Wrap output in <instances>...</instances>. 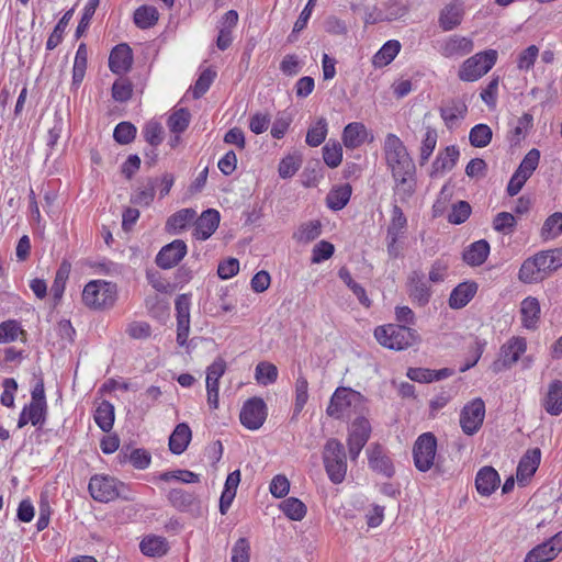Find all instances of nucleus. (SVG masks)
<instances>
[{"instance_id": "1", "label": "nucleus", "mask_w": 562, "mask_h": 562, "mask_svg": "<svg viewBox=\"0 0 562 562\" xmlns=\"http://www.w3.org/2000/svg\"><path fill=\"white\" fill-rule=\"evenodd\" d=\"M364 396L349 387H338L334 392L326 413L328 416L339 419L360 414L364 411Z\"/></svg>"}, {"instance_id": "2", "label": "nucleus", "mask_w": 562, "mask_h": 562, "mask_svg": "<svg viewBox=\"0 0 562 562\" xmlns=\"http://www.w3.org/2000/svg\"><path fill=\"white\" fill-rule=\"evenodd\" d=\"M383 153L387 167L394 179L403 175H412L415 167L408 151L398 136L387 134L383 145Z\"/></svg>"}, {"instance_id": "3", "label": "nucleus", "mask_w": 562, "mask_h": 562, "mask_svg": "<svg viewBox=\"0 0 562 562\" xmlns=\"http://www.w3.org/2000/svg\"><path fill=\"white\" fill-rule=\"evenodd\" d=\"M374 337L380 345L393 350H404L419 341L415 329L396 324L379 326L374 330Z\"/></svg>"}, {"instance_id": "4", "label": "nucleus", "mask_w": 562, "mask_h": 562, "mask_svg": "<svg viewBox=\"0 0 562 562\" xmlns=\"http://www.w3.org/2000/svg\"><path fill=\"white\" fill-rule=\"evenodd\" d=\"M116 299V284L105 280H92L86 284L82 291L83 303L95 310L113 306Z\"/></svg>"}, {"instance_id": "5", "label": "nucleus", "mask_w": 562, "mask_h": 562, "mask_svg": "<svg viewBox=\"0 0 562 562\" xmlns=\"http://www.w3.org/2000/svg\"><path fill=\"white\" fill-rule=\"evenodd\" d=\"M88 488L91 497L101 503H109L119 497L125 501L133 499L131 495L124 493L125 484L109 475H93L89 481Z\"/></svg>"}, {"instance_id": "6", "label": "nucleus", "mask_w": 562, "mask_h": 562, "mask_svg": "<svg viewBox=\"0 0 562 562\" xmlns=\"http://www.w3.org/2000/svg\"><path fill=\"white\" fill-rule=\"evenodd\" d=\"M323 459L329 480L334 484L341 483L347 473L346 452L342 443L334 438L327 440Z\"/></svg>"}, {"instance_id": "7", "label": "nucleus", "mask_w": 562, "mask_h": 562, "mask_svg": "<svg viewBox=\"0 0 562 562\" xmlns=\"http://www.w3.org/2000/svg\"><path fill=\"white\" fill-rule=\"evenodd\" d=\"M496 60L497 52L495 49L477 53L463 61L458 76L462 81H476L493 68Z\"/></svg>"}, {"instance_id": "8", "label": "nucleus", "mask_w": 562, "mask_h": 562, "mask_svg": "<svg viewBox=\"0 0 562 562\" xmlns=\"http://www.w3.org/2000/svg\"><path fill=\"white\" fill-rule=\"evenodd\" d=\"M437 456V439L431 432H424L414 442L413 460L414 465L420 472H428L434 467L438 469L435 462Z\"/></svg>"}, {"instance_id": "9", "label": "nucleus", "mask_w": 562, "mask_h": 562, "mask_svg": "<svg viewBox=\"0 0 562 562\" xmlns=\"http://www.w3.org/2000/svg\"><path fill=\"white\" fill-rule=\"evenodd\" d=\"M485 417V404L481 398L468 403L460 414V426L465 435L472 436L479 431Z\"/></svg>"}, {"instance_id": "10", "label": "nucleus", "mask_w": 562, "mask_h": 562, "mask_svg": "<svg viewBox=\"0 0 562 562\" xmlns=\"http://www.w3.org/2000/svg\"><path fill=\"white\" fill-rule=\"evenodd\" d=\"M267 417V406L263 400L252 397L245 402L241 407L239 419L243 426L250 430L259 429Z\"/></svg>"}, {"instance_id": "11", "label": "nucleus", "mask_w": 562, "mask_h": 562, "mask_svg": "<svg viewBox=\"0 0 562 562\" xmlns=\"http://www.w3.org/2000/svg\"><path fill=\"white\" fill-rule=\"evenodd\" d=\"M371 426L368 419L359 417L350 426L348 449L351 460H356L370 438Z\"/></svg>"}, {"instance_id": "12", "label": "nucleus", "mask_w": 562, "mask_h": 562, "mask_svg": "<svg viewBox=\"0 0 562 562\" xmlns=\"http://www.w3.org/2000/svg\"><path fill=\"white\" fill-rule=\"evenodd\" d=\"M562 551V531L557 532L547 541L536 546L531 549L525 562H551Z\"/></svg>"}, {"instance_id": "13", "label": "nucleus", "mask_w": 562, "mask_h": 562, "mask_svg": "<svg viewBox=\"0 0 562 562\" xmlns=\"http://www.w3.org/2000/svg\"><path fill=\"white\" fill-rule=\"evenodd\" d=\"M187 252V244L181 239H175L159 250L155 261L161 269H171L184 258Z\"/></svg>"}, {"instance_id": "14", "label": "nucleus", "mask_w": 562, "mask_h": 562, "mask_svg": "<svg viewBox=\"0 0 562 562\" xmlns=\"http://www.w3.org/2000/svg\"><path fill=\"white\" fill-rule=\"evenodd\" d=\"M527 341L524 337H513L501 348V360L494 363V370L510 368L515 364L521 355L526 352Z\"/></svg>"}, {"instance_id": "15", "label": "nucleus", "mask_w": 562, "mask_h": 562, "mask_svg": "<svg viewBox=\"0 0 562 562\" xmlns=\"http://www.w3.org/2000/svg\"><path fill=\"white\" fill-rule=\"evenodd\" d=\"M408 296L413 303L418 306H425L428 304L431 290L427 281L424 279V274L418 271H413L408 278Z\"/></svg>"}, {"instance_id": "16", "label": "nucleus", "mask_w": 562, "mask_h": 562, "mask_svg": "<svg viewBox=\"0 0 562 562\" xmlns=\"http://www.w3.org/2000/svg\"><path fill=\"white\" fill-rule=\"evenodd\" d=\"M473 41L465 36L452 35L440 46V54L446 58H459L473 50Z\"/></svg>"}, {"instance_id": "17", "label": "nucleus", "mask_w": 562, "mask_h": 562, "mask_svg": "<svg viewBox=\"0 0 562 562\" xmlns=\"http://www.w3.org/2000/svg\"><path fill=\"white\" fill-rule=\"evenodd\" d=\"M464 15V3L461 0H453L446 4L440 13L438 23L443 31H451L459 26Z\"/></svg>"}, {"instance_id": "18", "label": "nucleus", "mask_w": 562, "mask_h": 562, "mask_svg": "<svg viewBox=\"0 0 562 562\" xmlns=\"http://www.w3.org/2000/svg\"><path fill=\"white\" fill-rule=\"evenodd\" d=\"M168 502L179 512L198 513L200 510V499L191 492L182 488H172L167 494Z\"/></svg>"}, {"instance_id": "19", "label": "nucleus", "mask_w": 562, "mask_h": 562, "mask_svg": "<svg viewBox=\"0 0 562 562\" xmlns=\"http://www.w3.org/2000/svg\"><path fill=\"white\" fill-rule=\"evenodd\" d=\"M133 64L132 49L127 44L116 45L109 57V67L112 72L122 75L127 72Z\"/></svg>"}, {"instance_id": "20", "label": "nucleus", "mask_w": 562, "mask_h": 562, "mask_svg": "<svg viewBox=\"0 0 562 562\" xmlns=\"http://www.w3.org/2000/svg\"><path fill=\"white\" fill-rule=\"evenodd\" d=\"M220 213L214 209H209L200 215L195 222L194 236L198 239L206 240L217 229L220 224Z\"/></svg>"}, {"instance_id": "21", "label": "nucleus", "mask_w": 562, "mask_h": 562, "mask_svg": "<svg viewBox=\"0 0 562 562\" xmlns=\"http://www.w3.org/2000/svg\"><path fill=\"white\" fill-rule=\"evenodd\" d=\"M541 460V451L539 448L528 450L520 459L516 477L520 484H525L537 471Z\"/></svg>"}, {"instance_id": "22", "label": "nucleus", "mask_w": 562, "mask_h": 562, "mask_svg": "<svg viewBox=\"0 0 562 562\" xmlns=\"http://www.w3.org/2000/svg\"><path fill=\"white\" fill-rule=\"evenodd\" d=\"M368 461L369 467L384 475L385 477H391L394 474V465L391 459L385 454L382 447L379 445L372 446L368 449Z\"/></svg>"}, {"instance_id": "23", "label": "nucleus", "mask_w": 562, "mask_h": 562, "mask_svg": "<svg viewBox=\"0 0 562 562\" xmlns=\"http://www.w3.org/2000/svg\"><path fill=\"white\" fill-rule=\"evenodd\" d=\"M501 479L497 471L492 467H483L475 476V487L480 495L490 496L499 486Z\"/></svg>"}, {"instance_id": "24", "label": "nucleus", "mask_w": 562, "mask_h": 562, "mask_svg": "<svg viewBox=\"0 0 562 562\" xmlns=\"http://www.w3.org/2000/svg\"><path fill=\"white\" fill-rule=\"evenodd\" d=\"M467 112V104L459 99L450 100L440 108V116L449 130L453 128L459 121L463 120Z\"/></svg>"}, {"instance_id": "25", "label": "nucleus", "mask_w": 562, "mask_h": 562, "mask_svg": "<svg viewBox=\"0 0 562 562\" xmlns=\"http://www.w3.org/2000/svg\"><path fill=\"white\" fill-rule=\"evenodd\" d=\"M542 407L552 415L559 416L562 413V381L553 380L548 385V391L542 398Z\"/></svg>"}, {"instance_id": "26", "label": "nucleus", "mask_w": 562, "mask_h": 562, "mask_svg": "<svg viewBox=\"0 0 562 562\" xmlns=\"http://www.w3.org/2000/svg\"><path fill=\"white\" fill-rule=\"evenodd\" d=\"M477 292V284L474 281H465L458 284L449 297V306L454 310L464 307Z\"/></svg>"}, {"instance_id": "27", "label": "nucleus", "mask_w": 562, "mask_h": 562, "mask_svg": "<svg viewBox=\"0 0 562 562\" xmlns=\"http://www.w3.org/2000/svg\"><path fill=\"white\" fill-rule=\"evenodd\" d=\"M547 276L541 269V265L537 260L536 256L527 258L518 272V279L524 283H538L544 280Z\"/></svg>"}, {"instance_id": "28", "label": "nucleus", "mask_w": 562, "mask_h": 562, "mask_svg": "<svg viewBox=\"0 0 562 562\" xmlns=\"http://www.w3.org/2000/svg\"><path fill=\"white\" fill-rule=\"evenodd\" d=\"M192 438L190 427L186 423L178 424L169 437V449L175 454H181L188 448Z\"/></svg>"}, {"instance_id": "29", "label": "nucleus", "mask_w": 562, "mask_h": 562, "mask_svg": "<svg viewBox=\"0 0 562 562\" xmlns=\"http://www.w3.org/2000/svg\"><path fill=\"white\" fill-rule=\"evenodd\" d=\"M490 254V244L485 239L472 243L463 252V260L472 267L485 262Z\"/></svg>"}, {"instance_id": "30", "label": "nucleus", "mask_w": 562, "mask_h": 562, "mask_svg": "<svg viewBox=\"0 0 562 562\" xmlns=\"http://www.w3.org/2000/svg\"><path fill=\"white\" fill-rule=\"evenodd\" d=\"M460 156V151L457 146H447L440 151L432 162V173H443L451 170Z\"/></svg>"}, {"instance_id": "31", "label": "nucleus", "mask_w": 562, "mask_h": 562, "mask_svg": "<svg viewBox=\"0 0 562 562\" xmlns=\"http://www.w3.org/2000/svg\"><path fill=\"white\" fill-rule=\"evenodd\" d=\"M521 322L528 329L536 328L540 315V304L536 297L528 296L520 304Z\"/></svg>"}, {"instance_id": "32", "label": "nucleus", "mask_w": 562, "mask_h": 562, "mask_svg": "<svg viewBox=\"0 0 562 562\" xmlns=\"http://www.w3.org/2000/svg\"><path fill=\"white\" fill-rule=\"evenodd\" d=\"M535 256L547 278L562 267V249L542 250Z\"/></svg>"}, {"instance_id": "33", "label": "nucleus", "mask_w": 562, "mask_h": 562, "mask_svg": "<svg viewBox=\"0 0 562 562\" xmlns=\"http://www.w3.org/2000/svg\"><path fill=\"white\" fill-rule=\"evenodd\" d=\"M367 128L362 123H349L342 133V142L347 148H357L366 142Z\"/></svg>"}, {"instance_id": "34", "label": "nucleus", "mask_w": 562, "mask_h": 562, "mask_svg": "<svg viewBox=\"0 0 562 562\" xmlns=\"http://www.w3.org/2000/svg\"><path fill=\"white\" fill-rule=\"evenodd\" d=\"M401 50V44L396 40L387 41L373 56L374 67L381 68L391 64Z\"/></svg>"}, {"instance_id": "35", "label": "nucleus", "mask_w": 562, "mask_h": 562, "mask_svg": "<svg viewBox=\"0 0 562 562\" xmlns=\"http://www.w3.org/2000/svg\"><path fill=\"white\" fill-rule=\"evenodd\" d=\"M351 192V186L348 183L331 189L326 196L327 206L334 211L344 209L350 200Z\"/></svg>"}, {"instance_id": "36", "label": "nucleus", "mask_w": 562, "mask_h": 562, "mask_svg": "<svg viewBox=\"0 0 562 562\" xmlns=\"http://www.w3.org/2000/svg\"><path fill=\"white\" fill-rule=\"evenodd\" d=\"M139 549L148 557H161L167 553L169 547L165 538L159 536H147L140 543Z\"/></svg>"}, {"instance_id": "37", "label": "nucleus", "mask_w": 562, "mask_h": 562, "mask_svg": "<svg viewBox=\"0 0 562 562\" xmlns=\"http://www.w3.org/2000/svg\"><path fill=\"white\" fill-rule=\"evenodd\" d=\"M322 233L319 221L303 223L293 234V239L300 244H308L315 240Z\"/></svg>"}, {"instance_id": "38", "label": "nucleus", "mask_w": 562, "mask_h": 562, "mask_svg": "<svg viewBox=\"0 0 562 562\" xmlns=\"http://www.w3.org/2000/svg\"><path fill=\"white\" fill-rule=\"evenodd\" d=\"M339 278L342 280V282L352 291V293L357 296L359 303L366 307H370L371 300L367 295V292L364 288L357 283L352 277L349 270L345 267L340 268L338 271Z\"/></svg>"}, {"instance_id": "39", "label": "nucleus", "mask_w": 562, "mask_h": 562, "mask_svg": "<svg viewBox=\"0 0 562 562\" xmlns=\"http://www.w3.org/2000/svg\"><path fill=\"white\" fill-rule=\"evenodd\" d=\"M282 513L291 520L300 521L306 515L305 504L296 497H289L279 505Z\"/></svg>"}, {"instance_id": "40", "label": "nucleus", "mask_w": 562, "mask_h": 562, "mask_svg": "<svg viewBox=\"0 0 562 562\" xmlns=\"http://www.w3.org/2000/svg\"><path fill=\"white\" fill-rule=\"evenodd\" d=\"M94 422L103 431H110L114 423V406L103 401L95 411Z\"/></svg>"}, {"instance_id": "41", "label": "nucleus", "mask_w": 562, "mask_h": 562, "mask_svg": "<svg viewBox=\"0 0 562 562\" xmlns=\"http://www.w3.org/2000/svg\"><path fill=\"white\" fill-rule=\"evenodd\" d=\"M412 175H403L400 176L398 179H395V188H394V201L402 203H406L415 192V183L409 178Z\"/></svg>"}, {"instance_id": "42", "label": "nucleus", "mask_w": 562, "mask_h": 562, "mask_svg": "<svg viewBox=\"0 0 562 562\" xmlns=\"http://www.w3.org/2000/svg\"><path fill=\"white\" fill-rule=\"evenodd\" d=\"M74 12H75L74 9H70L67 12H65V14L61 16V19L58 21V23L54 27L53 32L50 33V35L48 36L47 42H46V48L48 50H53L61 43L64 32H65L69 21L71 20Z\"/></svg>"}, {"instance_id": "43", "label": "nucleus", "mask_w": 562, "mask_h": 562, "mask_svg": "<svg viewBox=\"0 0 562 562\" xmlns=\"http://www.w3.org/2000/svg\"><path fill=\"white\" fill-rule=\"evenodd\" d=\"M158 18V10L151 5H142L134 13V22L140 29H148L155 25Z\"/></svg>"}, {"instance_id": "44", "label": "nucleus", "mask_w": 562, "mask_h": 562, "mask_svg": "<svg viewBox=\"0 0 562 562\" xmlns=\"http://www.w3.org/2000/svg\"><path fill=\"white\" fill-rule=\"evenodd\" d=\"M70 269V263L67 261H63L58 270L56 271V276L50 288L52 294L55 300L61 299L65 291L66 281L69 278Z\"/></svg>"}, {"instance_id": "45", "label": "nucleus", "mask_w": 562, "mask_h": 562, "mask_svg": "<svg viewBox=\"0 0 562 562\" xmlns=\"http://www.w3.org/2000/svg\"><path fill=\"white\" fill-rule=\"evenodd\" d=\"M437 131L430 126L426 127V132L420 145V165H425L432 155L437 145Z\"/></svg>"}, {"instance_id": "46", "label": "nucleus", "mask_w": 562, "mask_h": 562, "mask_svg": "<svg viewBox=\"0 0 562 562\" xmlns=\"http://www.w3.org/2000/svg\"><path fill=\"white\" fill-rule=\"evenodd\" d=\"M469 139L474 147H485L491 143L492 130L486 124H477L471 128Z\"/></svg>"}, {"instance_id": "47", "label": "nucleus", "mask_w": 562, "mask_h": 562, "mask_svg": "<svg viewBox=\"0 0 562 562\" xmlns=\"http://www.w3.org/2000/svg\"><path fill=\"white\" fill-rule=\"evenodd\" d=\"M562 233V213L561 212H557L552 215H550L542 228H541V237L544 239V240H549V239H553L555 237H558L559 235H561Z\"/></svg>"}, {"instance_id": "48", "label": "nucleus", "mask_w": 562, "mask_h": 562, "mask_svg": "<svg viewBox=\"0 0 562 562\" xmlns=\"http://www.w3.org/2000/svg\"><path fill=\"white\" fill-rule=\"evenodd\" d=\"M308 401V382L303 374H299L295 381L294 415H299Z\"/></svg>"}, {"instance_id": "49", "label": "nucleus", "mask_w": 562, "mask_h": 562, "mask_svg": "<svg viewBox=\"0 0 562 562\" xmlns=\"http://www.w3.org/2000/svg\"><path fill=\"white\" fill-rule=\"evenodd\" d=\"M407 225V218L402 209L394 203L392 207V217L387 226V234L394 236H402Z\"/></svg>"}, {"instance_id": "50", "label": "nucleus", "mask_w": 562, "mask_h": 562, "mask_svg": "<svg viewBox=\"0 0 562 562\" xmlns=\"http://www.w3.org/2000/svg\"><path fill=\"white\" fill-rule=\"evenodd\" d=\"M226 371V362L223 358L214 360L206 370V387H218L220 379Z\"/></svg>"}, {"instance_id": "51", "label": "nucleus", "mask_w": 562, "mask_h": 562, "mask_svg": "<svg viewBox=\"0 0 562 562\" xmlns=\"http://www.w3.org/2000/svg\"><path fill=\"white\" fill-rule=\"evenodd\" d=\"M540 160V151L536 148L530 149L521 160L517 172L529 179L537 169Z\"/></svg>"}, {"instance_id": "52", "label": "nucleus", "mask_w": 562, "mask_h": 562, "mask_svg": "<svg viewBox=\"0 0 562 562\" xmlns=\"http://www.w3.org/2000/svg\"><path fill=\"white\" fill-rule=\"evenodd\" d=\"M278 369L270 362H259L256 367V380L259 384L269 385L276 382Z\"/></svg>"}, {"instance_id": "53", "label": "nucleus", "mask_w": 562, "mask_h": 562, "mask_svg": "<svg viewBox=\"0 0 562 562\" xmlns=\"http://www.w3.org/2000/svg\"><path fill=\"white\" fill-rule=\"evenodd\" d=\"M194 217L195 211L192 209L180 210L168 218L167 227L173 231L183 229Z\"/></svg>"}, {"instance_id": "54", "label": "nucleus", "mask_w": 562, "mask_h": 562, "mask_svg": "<svg viewBox=\"0 0 562 562\" xmlns=\"http://www.w3.org/2000/svg\"><path fill=\"white\" fill-rule=\"evenodd\" d=\"M327 135V122L325 119H319L314 126H312L306 134V143L316 147L319 146Z\"/></svg>"}, {"instance_id": "55", "label": "nucleus", "mask_w": 562, "mask_h": 562, "mask_svg": "<svg viewBox=\"0 0 562 562\" xmlns=\"http://www.w3.org/2000/svg\"><path fill=\"white\" fill-rule=\"evenodd\" d=\"M190 123V113L187 109H179L168 119V127L172 133H182Z\"/></svg>"}, {"instance_id": "56", "label": "nucleus", "mask_w": 562, "mask_h": 562, "mask_svg": "<svg viewBox=\"0 0 562 562\" xmlns=\"http://www.w3.org/2000/svg\"><path fill=\"white\" fill-rule=\"evenodd\" d=\"M472 207L467 201H459L452 205L451 212L448 215V221L451 224H462L471 215Z\"/></svg>"}, {"instance_id": "57", "label": "nucleus", "mask_w": 562, "mask_h": 562, "mask_svg": "<svg viewBox=\"0 0 562 562\" xmlns=\"http://www.w3.org/2000/svg\"><path fill=\"white\" fill-rule=\"evenodd\" d=\"M23 330L16 321H5L0 324V344L12 342Z\"/></svg>"}, {"instance_id": "58", "label": "nucleus", "mask_w": 562, "mask_h": 562, "mask_svg": "<svg viewBox=\"0 0 562 562\" xmlns=\"http://www.w3.org/2000/svg\"><path fill=\"white\" fill-rule=\"evenodd\" d=\"M136 136V127L130 122L119 123L113 132L114 139L122 145L130 144Z\"/></svg>"}, {"instance_id": "59", "label": "nucleus", "mask_w": 562, "mask_h": 562, "mask_svg": "<svg viewBox=\"0 0 562 562\" xmlns=\"http://www.w3.org/2000/svg\"><path fill=\"white\" fill-rule=\"evenodd\" d=\"M539 55V48L536 45H530L524 49L517 58V68L521 71L530 70Z\"/></svg>"}, {"instance_id": "60", "label": "nucleus", "mask_w": 562, "mask_h": 562, "mask_svg": "<svg viewBox=\"0 0 562 562\" xmlns=\"http://www.w3.org/2000/svg\"><path fill=\"white\" fill-rule=\"evenodd\" d=\"M215 76L216 72L211 69L201 72L192 90L194 99L201 98L210 89Z\"/></svg>"}, {"instance_id": "61", "label": "nucleus", "mask_w": 562, "mask_h": 562, "mask_svg": "<svg viewBox=\"0 0 562 562\" xmlns=\"http://www.w3.org/2000/svg\"><path fill=\"white\" fill-rule=\"evenodd\" d=\"M323 158L328 167H338L342 160V148L340 144H326L323 147Z\"/></svg>"}, {"instance_id": "62", "label": "nucleus", "mask_w": 562, "mask_h": 562, "mask_svg": "<svg viewBox=\"0 0 562 562\" xmlns=\"http://www.w3.org/2000/svg\"><path fill=\"white\" fill-rule=\"evenodd\" d=\"M516 223V218L512 213L501 212L494 217L493 227L499 233L509 234L514 231Z\"/></svg>"}, {"instance_id": "63", "label": "nucleus", "mask_w": 562, "mask_h": 562, "mask_svg": "<svg viewBox=\"0 0 562 562\" xmlns=\"http://www.w3.org/2000/svg\"><path fill=\"white\" fill-rule=\"evenodd\" d=\"M335 251V247L327 240L318 241L312 250V263H321L329 259Z\"/></svg>"}, {"instance_id": "64", "label": "nucleus", "mask_w": 562, "mask_h": 562, "mask_svg": "<svg viewBox=\"0 0 562 562\" xmlns=\"http://www.w3.org/2000/svg\"><path fill=\"white\" fill-rule=\"evenodd\" d=\"M250 546L246 538H239L232 549V562H249Z\"/></svg>"}]
</instances>
